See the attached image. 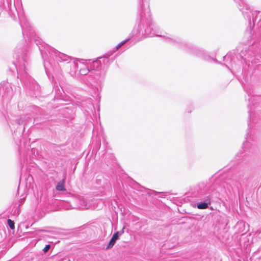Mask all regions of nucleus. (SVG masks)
Segmentation results:
<instances>
[{
  "mask_svg": "<svg viewBox=\"0 0 261 261\" xmlns=\"http://www.w3.org/2000/svg\"><path fill=\"white\" fill-rule=\"evenodd\" d=\"M50 248V245H46L45 247L43 248V251L44 252H46Z\"/></svg>",
  "mask_w": 261,
  "mask_h": 261,
  "instance_id": "nucleus-7",
  "label": "nucleus"
},
{
  "mask_svg": "<svg viewBox=\"0 0 261 261\" xmlns=\"http://www.w3.org/2000/svg\"><path fill=\"white\" fill-rule=\"evenodd\" d=\"M119 238V232H115L112 236L111 239L110 240L107 248H112L115 244L116 241L118 240Z\"/></svg>",
  "mask_w": 261,
  "mask_h": 261,
  "instance_id": "nucleus-2",
  "label": "nucleus"
},
{
  "mask_svg": "<svg viewBox=\"0 0 261 261\" xmlns=\"http://www.w3.org/2000/svg\"><path fill=\"white\" fill-rule=\"evenodd\" d=\"M207 207L208 204L205 202H201L197 204V208L199 209H205Z\"/></svg>",
  "mask_w": 261,
  "mask_h": 261,
  "instance_id": "nucleus-4",
  "label": "nucleus"
},
{
  "mask_svg": "<svg viewBox=\"0 0 261 261\" xmlns=\"http://www.w3.org/2000/svg\"><path fill=\"white\" fill-rule=\"evenodd\" d=\"M81 73H83V74H86V72L83 71H81Z\"/></svg>",
  "mask_w": 261,
  "mask_h": 261,
  "instance_id": "nucleus-8",
  "label": "nucleus"
},
{
  "mask_svg": "<svg viewBox=\"0 0 261 261\" xmlns=\"http://www.w3.org/2000/svg\"><path fill=\"white\" fill-rule=\"evenodd\" d=\"M64 183L65 179H63L62 180L59 182L56 186V189L58 191H65V188L64 187Z\"/></svg>",
  "mask_w": 261,
  "mask_h": 261,
  "instance_id": "nucleus-3",
  "label": "nucleus"
},
{
  "mask_svg": "<svg viewBox=\"0 0 261 261\" xmlns=\"http://www.w3.org/2000/svg\"><path fill=\"white\" fill-rule=\"evenodd\" d=\"M129 40V39H126L124 41H122L120 42L117 46H116V49H118L119 48H120L122 45H123L126 42H127V41Z\"/></svg>",
  "mask_w": 261,
  "mask_h": 261,
  "instance_id": "nucleus-6",
  "label": "nucleus"
},
{
  "mask_svg": "<svg viewBox=\"0 0 261 261\" xmlns=\"http://www.w3.org/2000/svg\"><path fill=\"white\" fill-rule=\"evenodd\" d=\"M95 200L93 199L87 200L86 199H82L81 201V205L84 208H89L94 205Z\"/></svg>",
  "mask_w": 261,
  "mask_h": 261,
  "instance_id": "nucleus-1",
  "label": "nucleus"
},
{
  "mask_svg": "<svg viewBox=\"0 0 261 261\" xmlns=\"http://www.w3.org/2000/svg\"><path fill=\"white\" fill-rule=\"evenodd\" d=\"M7 222H8V224L9 226L10 227V228L11 229H13L15 227L14 222L12 220H11V219H8Z\"/></svg>",
  "mask_w": 261,
  "mask_h": 261,
  "instance_id": "nucleus-5",
  "label": "nucleus"
}]
</instances>
